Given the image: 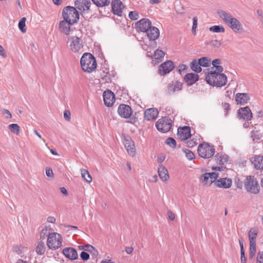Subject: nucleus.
<instances>
[{"label": "nucleus", "mask_w": 263, "mask_h": 263, "mask_svg": "<svg viewBox=\"0 0 263 263\" xmlns=\"http://www.w3.org/2000/svg\"><path fill=\"white\" fill-rule=\"evenodd\" d=\"M214 67L206 75L205 79L208 84L213 86L221 87L227 83V77L222 72L213 70Z\"/></svg>", "instance_id": "1"}, {"label": "nucleus", "mask_w": 263, "mask_h": 263, "mask_svg": "<svg viewBox=\"0 0 263 263\" xmlns=\"http://www.w3.org/2000/svg\"><path fill=\"white\" fill-rule=\"evenodd\" d=\"M80 64L83 70L90 73L96 69L97 62L93 55L90 53H85L80 60Z\"/></svg>", "instance_id": "2"}, {"label": "nucleus", "mask_w": 263, "mask_h": 263, "mask_svg": "<svg viewBox=\"0 0 263 263\" xmlns=\"http://www.w3.org/2000/svg\"><path fill=\"white\" fill-rule=\"evenodd\" d=\"M67 45L69 49L74 53H81L83 52V40L76 36L68 37Z\"/></svg>", "instance_id": "3"}, {"label": "nucleus", "mask_w": 263, "mask_h": 263, "mask_svg": "<svg viewBox=\"0 0 263 263\" xmlns=\"http://www.w3.org/2000/svg\"><path fill=\"white\" fill-rule=\"evenodd\" d=\"M63 19L75 24L79 19V14L76 8L72 6H67L62 11Z\"/></svg>", "instance_id": "4"}, {"label": "nucleus", "mask_w": 263, "mask_h": 263, "mask_svg": "<svg viewBox=\"0 0 263 263\" xmlns=\"http://www.w3.org/2000/svg\"><path fill=\"white\" fill-rule=\"evenodd\" d=\"M62 237L58 233H49L48 236L47 245L49 249L55 250L62 246Z\"/></svg>", "instance_id": "5"}, {"label": "nucleus", "mask_w": 263, "mask_h": 263, "mask_svg": "<svg viewBox=\"0 0 263 263\" xmlns=\"http://www.w3.org/2000/svg\"><path fill=\"white\" fill-rule=\"evenodd\" d=\"M244 187L248 192L254 194L259 192V186L256 178L253 176H247L244 181Z\"/></svg>", "instance_id": "6"}, {"label": "nucleus", "mask_w": 263, "mask_h": 263, "mask_svg": "<svg viewBox=\"0 0 263 263\" xmlns=\"http://www.w3.org/2000/svg\"><path fill=\"white\" fill-rule=\"evenodd\" d=\"M215 148L213 145L208 143H201L198 147L199 155L203 158L208 159L212 157L215 154Z\"/></svg>", "instance_id": "7"}, {"label": "nucleus", "mask_w": 263, "mask_h": 263, "mask_svg": "<svg viewBox=\"0 0 263 263\" xmlns=\"http://www.w3.org/2000/svg\"><path fill=\"white\" fill-rule=\"evenodd\" d=\"M157 129L162 133H166L172 127V120L167 117L158 120L156 124Z\"/></svg>", "instance_id": "8"}, {"label": "nucleus", "mask_w": 263, "mask_h": 263, "mask_svg": "<svg viewBox=\"0 0 263 263\" xmlns=\"http://www.w3.org/2000/svg\"><path fill=\"white\" fill-rule=\"evenodd\" d=\"M151 21L148 18H142L138 21L135 25L136 28L141 32H145L151 28Z\"/></svg>", "instance_id": "9"}, {"label": "nucleus", "mask_w": 263, "mask_h": 263, "mask_svg": "<svg viewBox=\"0 0 263 263\" xmlns=\"http://www.w3.org/2000/svg\"><path fill=\"white\" fill-rule=\"evenodd\" d=\"M73 25V24L71 23V22L63 19L59 22V30L60 32L66 35H69L72 30L71 27Z\"/></svg>", "instance_id": "10"}, {"label": "nucleus", "mask_w": 263, "mask_h": 263, "mask_svg": "<svg viewBox=\"0 0 263 263\" xmlns=\"http://www.w3.org/2000/svg\"><path fill=\"white\" fill-rule=\"evenodd\" d=\"M118 112L121 117L128 118L132 116L133 110L128 105L121 104L118 107Z\"/></svg>", "instance_id": "11"}, {"label": "nucleus", "mask_w": 263, "mask_h": 263, "mask_svg": "<svg viewBox=\"0 0 263 263\" xmlns=\"http://www.w3.org/2000/svg\"><path fill=\"white\" fill-rule=\"evenodd\" d=\"M174 63L171 61H167L161 64L159 67V73L164 76L170 72L174 68Z\"/></svg>", "instance_id": "12"}, {"label": "nucleus", "mask_w": 263, "mask_h": 263, "mask_svg": "<svg viewBox=\"0 0 263 263\" xmlns=\"http://www.w3.org/2000/svg\"><path fill=\"white\" fill-rule=\"evenodd\" d=\"M238 117L240 119L250 121L252 118V113L249 107H241L238 110Z\"/></svg>", "instance_id": "13"}, {"label": "nucleus", "mask_w": 263, "mask_h": 263, "mask_svg": "<svg viewBox=\"0 0 263 263\" xmlns=\"http://www.w3.org/2000/svg\"><path fill=\"white\" fill-rule=\"evenodd\" d=\"M111 9L114 14L118 16L122 15L124 5L120 0H112L111 3Z\"/></svg>", "instance_id": "14"}, {"label": "nucleus", "mask_w": 263, "mask_h": 263, "mask_svg": "<svg viewBox=\"0 0 263 263\" xmlns=\"http://www.w3.org/2000/svg\"><path fill=\"white\" fill-rule=\"evenodd\" d=\"M123 143L128 154L131 156H134L136 154V149L134 143L129 137L125 138Z\"/></svg>", "instance_id": "15"}, {"label": "nucleus", "mask_w": 263, "mask_h": 263, "mask_svg": "<svg viewBox=\"0 0 263 263\" xmlns=\"http://www.w3.org/2000/svg\"><path fill=\"white\" fill-rule=\"evenodd\" d=\"M104 104L108 107L111 106L115 101L114 93L110 90L105 91L103 92Z\"/></svg>", "instance_id": "16"}, {"label": "nucleus", "mask_w": 263, "mask_h": 263, "mask_svg": "<svg viewBox=\"0 0 263 263\" xmlns=\"http://www.w3.org/2000/svg\"><path fill=\"white\" fill-rule=\"evenodd\" d=\"M177 136L182 140L187 139L191 136L190 127L189 126H184L178 128Z\"/></svg>", "instance_id": "17"}, {"label": "nucleus", "mask_w": 263, "mask_h": 263, "mask_svg": "<svg viewBox=\"0 0 263 263\" xmlns=\"http://www.w3.org/2000/svg\"><path fill=\"white\" fill-rule=\"evenodd\" d=\"M90 5L91 2L90 0H76L75 2L76 8L81 11L89 10Z\"/></svg>", "instance_id": "18"}, {"label": "nucleus", "mask_w": 263, "mask_h": 263, "mask_svg": "<svg viewBox=\"0 0 263 263\" xmlns=\"http://www.w3.org/2000/svg\"><path fill=\"white\" fill-rule=\"evenodd\" d=\"M232 184V180L227 178H220L215 182V185L219 187L229 189Z\"/></svg>", "instance_id": "19"}, {"label": "nucleus", "mask_w": 263, "mask_h": 263, "mask_svg": "<svg viewBox=\"0 0 263 263\" xmlns=\"http://www.w3.org/2000/svg\"><path fill=\"white\" fill-rule=\"evenodd\" d=\"M158 115V111L157 109L155 108L147 109L144 112L145 118L148 121L155 120L157 118Z\"/></svg>", "instance_id": "20"}, {"label": "nucleus", "mask_w": 263, "mask_h": 263, "mask_svg": "<svg viewBox=\"0 0 263 263\" xmlns=\"http://www.w3.org/2000/svg\"><path fill=\"white\" fill-rule=\"evenodd\" d=\"M149 40L155 41L159 36L160 32L159 29L156 27L151 26V28L145 32Z\"/></svg>", "instance_id": "21"}, {"label": "nucleus", "mask_w": 263, "mask_h": 263, "mask_svg": "<svg viewBox=\"0 0 263 263\" xmlns=\"http://www.w3.org/2000/svg\"><path fill=\"white\" fill-rule=\"evenodd\" d=\"M63 253L66 257L70 260H75L78 258L77 252L72 248H66L64 249Z\"/></svg>", "instance_id": "22"}, {"label": "nucleus", "mask_w": 263, "mask_h": 263, "mask_svg": "<svg viewBox=\"0 0 263 263\" xmlns=\"http://www.w3.org/2000/svg\"><path fill=\"white\" fill-rule=\"evenodd\" d=\"M250 100L249 94L247 93H237L235 96V100L237 104L245 105Z\"/></svg>", "instance_id": "23"}, {"label": "nucleus", "mask_w": 263, "mask_h": 263, "mask_svg": "<svg viewBox=\"0 0 263 263\" xmlns=\"http://www.w3.org/2000/svg\"><path fill=\"white\" fill-rule=\"evenodd\" d=\"M228 26L234 32H237L241 28V24L236 18L233 17L227 23Z\"/></svg>", "instance_id": "24"}, {"label": "nucleus", "mask_w": 263, "mask_h": 263, "mask_svg": "<svg viewBox=\"0 0 263 263\" xmlns=\"http://www.w3.org/2000/svg\"><path fill=\"white\" fill-rule=\"evenodd\" d=\"M182 88V83L178 81H176L174 83L173 82L172 83H170L167 86L168 92L170 94L181 90Z\"/></svg>", "instance_id": "25"}, {"label": "nucleus", "mask_w": 263, "mask_h": 263, "mask_svg": "<svg viewBox=\"0 0 263 263\" xmlns=\"http://www.w3.org/2000/svg\"><path fill=\"white\" fill-rule=\"evenodd\" d=\"M252 163L256 170H263V156H255L253 158Z\"/></svg>", "instance_id": "26"}, {"label": "nucleus", "mask_w": 263, "mask_h": 263, "mask_svg": "<svg viewBox=\"0 0 263 263\" xmlns=\"http://www.w3.org/2000/svg\"><path fill=\"white\" fill-rule=\"evenodd\" d=\"M199 76L197 74L189 73L184 77V80L189 85H192L198 80Z\"/></svg>", "instance_id": "27"}, {"label": "nucleus", "mask_w": 263, "mask_h": 263, "mask_svg": "<svg viewBox=\"0 0 263 263\" xmlns=\"http://www.w3.org/2000/svg\"><path fill=\"white\" fill-rule=\"evenodd\" d=\"M215 157L217 164L221 165H224L229 160L228 156L226 154L217 153Z\"/></svg>", "instance_id": "28"}, {"label": "nucleus", "mask_w": 263, "mask_h": 263, "mask_svg": "<svg viewBox=\"0 0 263 263\" xmlns=\"http://www.w3.org/2000/svg\"><path fill=\"white\" fill-rule=\"evenodd\" d=\"M158 172L159 174V176L160 178L163 180V181H166L169 178V176L168 174V172L167 170L162 165H160Z\"/></svg>", "instance_id": "29"}, {"label": "nucleus", "mask_w": 263, "mask_h": 263, "mask_svg": "<svg viewBox=\"0 0 263 263\" xmlns=\"http://www.w3.org/2000/svg\"><path fill=\"white\" fill-rule=\"evenodd\" d=\"M190 67L192 70L197 73H199L202 71V68L197 59H194L191 62Z\"/></svg>", "instance_id": "30"}, {"label": "nucleus", "mask_w": 263, "mask_h": 263, "mask_svg": "<svg viewBox=\"0 0 263 263\" xmlns=\"http://www.w3.org/2000/svg\"><path fill=\"white\" fill-rule=\"evenodd\" d=\"M218 13L221 19L227 24L230 20L233 18V16L230 13H228L223 10H219Z\"/></svg>", "instance_id": "31"}, {"label": "nucleus", "mask_w": 263, "mask_h": 263, "mask_svg": "<svg viewBox=\"0 0 263 263\" xmlns=\"http://www.w3.org/2000/svg\"><path fill=\"white\" fill-rule=\"evenodd\" d=\"M46 249V247L44 242L42 241H40L37 243L35 251L38 255H41L45 253Z\"/></svg>", "instance_id": "32"}, {"label": "nucleus", "mask_w": 263, "mask_h": 263, "mask_svg": "<svg viewBox=\"0 0 263 263\" xmlns=\"http://www.w3.org/2000/svg\"><path fill=\"white\" fill-rule=\"evenodd\" d=\"M198 61L201 67H208L211 65V60L208 57H202Z\"/></svg>", "instance_id": "33"}, {"label": "nucleus", "mask_w": 263, "mask_h": 263, "mask_svg": "<svg viewBox=\"0 0 263 263\" xmlns=\"http://www.w3.org/2000/svg\"><path fill=\"white\" fill-rule=\"evenodd\" d=\"M81 176L84 180L87 183H90L92 182V177L87 170L85 169L82 170Z\"/></svg>", "instance_id": "34"}, {"label": "nucleus", "mask_w": 263, "mask_h": 263, "mask_svg": "<svg viewBox=\"0 0 263 263\" xmlns=\"http://www.w3.org/2000/svg\"><path fill=\"white\" fill-rule=\"evenodd\" d=\"M92 2L98 7L107 6L110 3V0H91Z\"/></svg>", "instance_id": "35"}, {"label": "nucleus", "mask_w": 263, "mask_h": 263, "mask_svg": "<svg viewBox=\"0 0 263 263\" xmlns=\"http://www.w3.org/2000/svg\"><path fill=\"white\" fill-rule=\"evenodd\" d=\"M165 55V53L161 50L157 49L155 51L154 53V57L156 60H157V62H160L162 61Z\"/></svg>", "instance_id": "36"}, {"label": "nucleus", "mask_w": 263, "mask_h": 263, "mask_svg": "<svg viewBox=\"0 0 263 263\" xmlns=\"http://www.w3.org/2000/svg\"><path fill=\"white\" fill-rule=\"evenodd\" d=\"M200 180L203 185H211V181L209 177V173H206L201 176Z\"/></svg>", "instance_id": "37"}, {"label": "nucleus", "mask_w": 263, "mask_h": 263, "mask_svg": "<svg viewBox=\"0 0 263 263\" xmlns=\"http://www.w3.org/2000/svg\"><path fill=\"white\" fill-rule=\"evenodd\" d=\"M221 60L218 59H215L212 62V65L214 67L216 68V71L219 72H222L223 70V67L219 65L221 64Z\"/></svg>", "instance_id": "38"}, {"label": "nucleus", "mask_w": 263, "mask_h": 263, "mask_svg": "<svg viewBox=\"0 0 263 263\" xmlns=\"http://www.w3.org/2000/svg\"><path fill=\"white\" fill-rule=\"evenodd\" d=\"M9 129L13 133L18 135L20 132V126L17 124H11L8 126Z\"/></svg>", "instance_id": "39"}, {"label": "nucleus", "mask_w": 263, "mask_h": 263, "mask_svg": "<svg viewBox=\"0 0 263 263\" xmlns=\"http://www.w3.org/2000/svg\"><path fill=\"white\" fill-rule=\"evenodd\" d=\"M209 30L211 32L219 33V32H224L225 29L224 27L221 25H215L212 27H211L209 28Z\"/></svg>", "instance_id": "40"}, {"label": "nucleus", "mask_w": 263, "mask_h": 263, "mask_svg": "<svg viewBox=\"0 0 263 263\" xmlns=\"http://www.w3.org/2000/svg\"><path fill=\"white\" fill-rule=\"evenodd\" d=\"M257 232L256 231H250L249 233L250 243L256 244V239Z\"/></svg>", "instance_id": "41"}, {"label": "nucleus", "mask_w": 263, "mask_h": 263, "mask_svg": "<svg viewBox=\"0 0 263 263\" xmlns=\"http://www.w3.org/2000/svg\"><path fill=\"white\" fill-rule=\"evenodd\" d=\"M82 249H83L85 251H88L90 253H92V252H94V255H97L98 254L97 250H96L95 248L90 245H86L85 246H82Z\"/></svg>", "instance_id": "42"}, {"label": "nucleus", "mask_w": 263, "mask_h": 263, "mask_svg": "<svg viewBox=\"0 0 263 263\" xmlns=\"http://www.w3.org/2000/svg\"><path fill=\"white\" fill-rule=\"evenodd\" d=\"M26 21V18L22 17L18 23V28L23 33H25L26 32V29L25 28V27L26 26V24H25Z\"/></svg>", "instance_id": "43"}, {"label": "nucleus", "mask_w": 263, "mask_h": 263, "mask_svg": "<svg viewBox=\"0 0 263 263\" xmlns=\"http://www.w3.org/2000/svg\"><path fill=\"white\" fill-rule=\"evenodd\" d=\"M165 143L172 148H175L176 147V141L172 137L167 138L165 140Z\"/></svg>", "instance_id": "44"}, {"label": "nucleus", "mask_w": 263, "mask_h": 263, "mask_svg": "<svg viewBox=\"0 0 263 263\" xmlns=\"http://www.w3.org/2000/svg\"><path fill=\"white\" fill-rule=\"evenodd\" d=\"M183 151L188 159L192 160L195 158V155L191 151L188 149H183Z\"/></svg>", "instance_id": "45"}, {"label": "nucleus", "mask_w": 263, "mask_h": 263, "mask_svg": "<svg viewBox=\"0 0 263 263\" xmlns=\"http://www.w3.org/2000/svg\"><path fill=\"white\" fill-rule=\"evenodd\" d=\"M256 253V244L250 243L249 256L250 258H253Z\"/></svg>", "instance_id": "46"}, {"label": "nucleus", "mask_w": 263, "mask_h": 263, "mask_svg": "<svg viewBox=\"0 0 263 263\" xmlns=\"http://www.w3.org/2000/svg\"><path fill=\"white\" fill-rule=\"evenodd\" d=\"M209 177L211 181V183H214L217 180V178L219 177V175L217 173H209Z\"/></svg>", "instance_id": "47"}, {"label": "nucleus", "mask_w": 263, "mask_h": 263, "mask_svg": "<svg viewBox=\"0 0 263 263\" xmlns=\"http://www.w3.org/2000/svg\"><path fill=\"white\" fill-rule=\"evenodd\" d=\"M128 16L132 20H137L139 18V14L136 11H130L129 13Z\"/></svg>", "instance_id": "48"}, {"label": "nucleus", "mask_w": 263, "mask_h": 263, "mask_svg": "<svg viewBox=\"0 0 263 263\" xmlns=\"http://www.w3.org/2000/svg\"><path fill=\"white\" fill-rule=\"evenodd\" d=\"M258 133L259 132L258 130H253L251 132V137L253 141L259 140L260 136L258 134Z\"/></svg>", "instance_id": "49"}, {"label": "nucleus", "mask_w": 263, "mask_h": 263, "mask_svg": "<svg viewBox=\"0 0 263 263\" xmlns=\"http://www.w3.org/2000/svg\"><path fill=\"white\" fill-rule=\"evenodd\" d=\"M256 263H263V251L259 252L256 258Z\"/></svg>", "instance_id": "50"}, {"label": "nucleus", "mask_w": 263, "mask_h": 263, "mask_svg": "<svg viewBox=\"0 0 263 263\" xmlns=\"http://www.w3.org/2000/svg\"><path fill=\"white\" fill-rule=\"evenodd\" d=\"M81 259L83 260H87L89 258V255L85 251H82L80 254Z\"/></svg>", "instance_id": "51"}, {"label": "nucleus", "mask_w": 263, "mask_h": 263, "mask_svg": "<svg viewBox=\"0 0 263 263\" xmlns=\"http://www.w3.org/2000/svg\"><path fill=\"white\" fill-rule=\"evenodd\" d=\"M2 111L4 115H5L6 118L10 119L12 118V115L8 109H3Z\"/></svg>", "instance_id": "52"}, {"label": "nucleus", "mask_w": 263, "mask_h": 263, "mask_svg": "<svg viewBox=\"0 0 263 263\" xmlns=\"http://www.w3.org/2000/svg\"><path fill=\"white\" fill-rule=\"evenodd\" d=\"M196 140H194V139H193V140H187L185 143H186L187 146H188L189 147H193L196 145Z\"/></svg>", "instance_id": "53"}, {"label": "nucleus", "mask_w": 263, "mask_h": 263, "mask_svg": "<svg viewBox=\"0 0 263 263\" xmlns=\"http://www.w3.org/2000/svg\"><path fill=\"white\" fill-rule=\"evenodd\" d=\"M46 175L48 177L53 178V173L52 170L50 167H47L46 168Z\"/></svg>", "instance_id": "54"}, {"label": "nucleus", "mask_w": 263, "mask_h": 263, "mask_svg": "<svg viewBox=\"0 0 263 263\" xmlns=\"http://www.w3.org/2000/svg\"><path fill=\"white\" fill-rule=\"evenodd\" d=\"M48 233V229L47 228H45L40 233V237L41 238L44 239L47 235V234Z\"/></svg>", "instance_id": "55"}, {"label": "nucleus", "mask_w": 263, "mask_h": 263, "mask_svg": "<svg viewBox=\"0 0 263 263\" xmlns=\"http://www.w3.org/2000/svg\"><path fill=\"white\" fill-rule=\"evenodd\" d=\"M222 107H223V109L224 110V112L226 113L225 114L227 115L228 111L230 109V106L229 104L228 103H224L223 104Z\"/></svg>", "instance_id": "56"}, {"label": "nucleus", "mask_w": 263, "mask_h": 263, "mask_svg": "<svg viewBox=\"0 0 263 263\" xmlns=\"http://www.w3.org/2000/svg\"><path fill=\"white\" fill-rule=\"evenodd\" d=\"M197 17H193V23L192 26V31H195L197 26Z\"/></svg>", "instance_id": "57"}, {"label": "nucleus", "mask_w": 263, "mask_h": 263, "mask_svg": "<svg viewBox=\"0 0 263 263\" xmlns=\"http://www.w3.org/2000/svg\"><path fill=\"white\" fill-rule=\"evenodd\" d=\"M241 263H246V258L245 257V251H240Z\"/></svg>", "instance_id": "58"}, {"label": "nucleus", "mask_w": 263, "mask_h": 263, "mask_svg": "<svg viewBox=\"0 0 263 263\" xmlns=\"http://www.w3.org/2000/svg\"><path fill=\"white\" fill-rule=\"evenodd\" d=\"M70 116H71V114H70V111H67V110H65L64 111V118L65 119V120H66L67 121H69L71 118Z\"/></svg>", "instance_id": "59"}, {"label": "nucleus", "mask_w": 263, "mask_h": 263, "mask_svg": "<svg viewBox=\"0 0 263 263\" xmlns=\"http://www.w3.org/2000/svg\"><path fill=\"white\" fill-rule=\"evenodd\" d=\"M0 55L5 58L7 57L6 52L3 47L0 45Z\"/></svg>", "instance_id": "60"}, {"label": "nucleus", "mask_w": 263, "mask_h": 263, "mask_svg": "<svg viewBox=\"0 0 263 263\" xmlns=\"http://www.w3.org/2000/svg\"><path fill=\"white\" fill-rule=\"evenodd\" d=\"M226 167L223 166H212V169L214 171H224Z\"/></svg>", "instance_id": "61"}, {"label": "nucleus", "mask_w": 263, "mask_h": 263, "mask_svg": "<svg viewBox=\"0 0 263 263\" xmlns=\"http://www.w3.org/2000/svg\"><path fill=\"white\" fill-rule=\"evenodd\" d=\"M167 215L169 219H171V220H174L175 219V215L172 211H168L167 212Z\"/></svg>", "instance_id": "62"}, {"label": "nucleus", "mask_w": 263, "mask_h": 263, "mask_svg": "<svg viewBox=\"0 0 263 263\" xmlns=\"http://www.w3.org/2000/svg\"><path fill=\"white\" fill-rule=\"evenodd\" d=\"M165 157L164 155L159 156L157 157V162L159 163H161L165 160Z\"/></svg>", "instance_id": "63"}, {"label": "nucleus", "mask_w": 263, "mask_h": 263, "mask_svg": "<svg viewBox=\"0 0 263 263\" xmlns=\"http://www.w3.org/2000/svg\"><path fill=\"white\" fill-rule=\"evenodd\" d=\"M257 14L258 16L260 17V21L261 22H263V12L261 10H257Z\"/></svg>", "instance_id": "64"}]
</instances>
